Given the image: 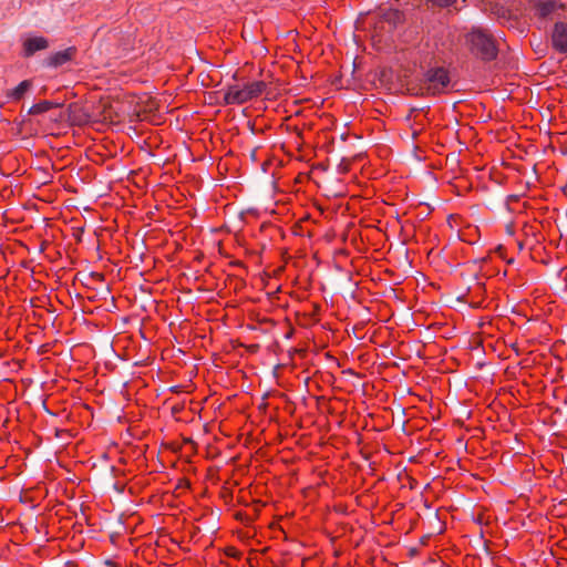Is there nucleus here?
I'll return each mask as SVG.
<instances>
[{
  "label": "nucleus",
  "instance_id": "1",
  "mask_svg": "<svg viewBox=\"0 0 567 567\" xmlns=\"http://www.w3.org/2000/svg\"><path fill=\"white\" fill-rule=\"evenodd\" d=\"M471 51L484 61L494 60L497 55L495 40L481 29H474L466 35Z\"/></svg>",
  "mask_w": 567,
  "mask_h": 567
},
{
  "label": "nucleus",
  "instance_id": "2",
  "mask_svg": "<svg viewBox=\"0 0 567 567\" xmlns=\"http://www.w3.org/2000/svg\"><path fill=\"white\" fill-rule=\"evenodd\" d=\"M449 72L441 66L429 69L422 80V94L436 95L443 93L450 85Z\"/></svg>",
  "mask_w": 567,
  "mask_h": 567
},
{
  "label": "nucleus",
  "instance_id": "3",
  "mask_svg": "<svg viewBox=\"0 0 567 567\" xmlns=\"http://www.w3.org/2000/svg\"><path fill=\"white\" fill-rule=\"evenodd\" d=\"M564 6L556 1H544L536 4V14L542 19L557 20L561 19Z\"/></svg>",
  "mask_w": 567,
  "mask_h": 567
},
{
  "label": "nucleus",
  "instance_id": "4",
  "mask_svg": "<svg viewBox=\"0 0 567 567\" xmlns=\"http://www.w3.org/2000/svg\"><path fill=\"white\" fill-rule=\"evenodd\" d=\"M551 44L560 53H567V23L556 21L551 31Z\"/></svg>",
  "mask_w": 567,
  "mask_h": 567
},
{
  "label": "nucleus",
  "instance_id": "5",
  "mask_svg": "<svg viewBox=\"0 0 567 567\" xmlns=\"http://www.w3.org/2000/svg\"><path fill=\"white\" fill-rule=\"evenodd\" d=\"M49 42L44 37H30L23 41V55L29 58L35 52L45 50Z\"/></svg>",
  "mask_w": 567,
  "mask_h": 567
},
{
  "label": "nucleus",
  "instance_id": "6",
  "mask_svg": "<svg viewBox=\"0 0 567 567\" xmlns=\"http://www.w3.org/2000/svg\"><path fill=\"white\" fill-rule=\"evenodd\" d=\"M224 99L227 104H243L248 101L245 89H239L238 86H230L225 93Z\"/></svg>",
  "mask_w": 567,
  "mask_h": 567
},
{
  "label": "nucleus",
  "instance_id": "7",
  "mask_svg": "<svg viewBox=\"0 0 567 567\" xmlns=\"http://www.w3.org/2000/svg\"><path fill=\"white\" fill-rule=\"evenodd\" d=\"M75 51H76L75 48L71 47L63 51H59V52L52 54L49 59V65L60 66V65L71 61Z\"/></svg>",
  "mask_w": 567,
  "mask_h": 567
},
{
  "label": "nucleus",
  "instance_id": "8",
  "mask_svg": "<svg viewBox=\"0 0 567 567\" xmlns=\"http://www.w3.org/2000/svg\"><path fill=\"white\" fill-rule=\"evenodd\" d=\"M62 104L59 103V102H50V101H42L38 104H33L28 113L29 114H32V115H35V114H42L49 110H51L52 107H60Z\"/></svg>",
  "mask_w": 567,
  "mask_h": 567
},
{
  "label": "nucleus",
  "instance_id": "9",
  "mask_svg": "<svg viewBox=\"0 0 567 567\" xmlns=\"http://www.w3.org/2000/svg\"><path fill=\"white\" fill-rule=\"evenodd\" d=\"M265 87H266V83L262 81H257V82L247 84L244 89H245V93L247 94L248 101L260 95L262 93V91L265 90Z\"/></svg>",
  "mask_w": 567,
  "mask_h": 567
},
{
  "label": "nucleus",
  "instance_id": "10",
  "mask_svg": "<svg viewBox=\"0 0 567 567\" xmlns=\"http://www.w3.org/2000/svg\"><path fill=\"white\" fill-rule=\"evenodd\" d=\"M32 86L31 81L24 80L20 82L9 94L12 100L19 101L22 99L24 93Z\"/></svg>",
  "mask_w": 567,
  "mask_h": 567
},
{
  "label": "nucleus",
  "instance_id": "11",
  "mask_svg": "<svg viewBox=\"0 0 567 567\" xmlns=\"http://www.w3.org/2000/svg\"><path fill=\"white\" fill-rule=\"evenodd\" d=\"M426 2L435 7L446 8L452 6L455 0H426Z\"/></svg>",
  "mask_w": 567,
  "mask_h": 567
},
{
  "label": "nucleus",
  "instance_id": "12",
  "mask_svg": "<svg viewBox=\"0 0 567 567\" xmlns=\"http://www.w3.org/2000/svg\"><path fill=\"white\" fill-rule=\"evenodd\" d=\"M499 18H506V11L504 9H501L496 12Z\"/></svg>",
  "mask_w": 567,
  "mask_h": 567
},
{
  "label": "nucleus",
  "instance_id": "13",
  "mask_svg": "<svg viewBox=\"0 0 567 567\" xmlns=\"http://www.w3.org/2000/svg\"><path fill=\"white\" fill-rule=\"evenodd\" d=\"M393 16L395 21H399L401 19V13L399 11H394Z\"/></svg>",
  "mask_w": 567,
  "mask_h": 567
}]
</instances>
